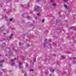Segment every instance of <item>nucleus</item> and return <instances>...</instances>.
I'll use <instances>...</instances> for the list:
<instances>
[{
    "label": "nucleus",
    "mask_w": 76,
    "mask_h": 76,
    "mask_svg": "<svg viewBox=\"0 0 76 76\" xmlns=\"http://www.w3.org/2000/svg\"><path fill=\"white\" fill-rule=\"evenodd\" d=\"M16 59V58H15L14 60L13 59H12L11 61V62L12 63H11V65H14L15 64L14 63V60H15Z\"/></svg>",
    "instance_id": "obj_1"
},
{
    "label": "nucleus",
    "mask_w": 76,
    "mask_h": 76,
    "mask_svg": "<svg viewBox=\"0 0 76 76\" xmlns=\"http://www.w3.org/2000/svg\"><path fill=\"white\" fill-rule=\"evenodd\" d=\"M4 61L3 60L0 61V67H1L2 66V63Z\"/></svg>",
    "instance_id": "obj_2"
},
{
    "label": "nucleus",
    "mask_w": 76,
    "mask_h": 76,
    "mask_svg": "<svg viewBox=\"0 0 76 76\" xmlns=\"http://www.w3.org/2000/svg\"><path fill=\"white\" fill-rule=\"evenodd\" d=\"M39 7H37V8H35L34 11H35L36 12H37V11H38L39 9Z\"/></svg>",
    "instance_id": "obj_3"
},
{
    "label": "nucleus",
    "mask_w": 76,
    "mask_h": 76,
    "mask_svg": "<svg viewBox=\"0 0 76 76\" xmlns=\"http://www.w3.org/2000/svg\"><path fill=\"white\" fill-rule=\"evenodd\" d=\"M47 39H45V43L44 44V48H45V45L46 44V43H47Z\"/></svg>",
    "instance_id": "obj_4"
},
{
    "label": "nucleus",
    "mask_w": 76,
    "mask_h": 76,
    "mask_svg": "<svg viewBox=\"0 0 76 76\" xmlns=\"http://www.w3.org/2000/svg\"><path fill=\"white\" fill-rule=\"evenodd\" d=\"M52 4L53 7H56V4Z\"/></svg>",
    "instance_id": "obj_5"
},
{
    "label": "nucleus",
    "mask_w": 76,
    "mask_h": 76,
    "mask_svg": "<svg viewBox=\"0 0 76 76\" xmlns=\"http://www.w3.org/2000/svg\"><path fill=\"white\" fill-rule=\"evenodd\" d=\"M64 6L65 7L66 9H68V8H67V6L66 5L64 4Z\"/></svg>",
    "instance_id": "obj_6"
},
{
    "label": "nucleus",
    "mask_w": 76,
    "mask_h": 76,
    "mask_svg": "<svg viewBox=\"0 0 76 76\" xmlns=\"http://www.w3.org/2000/svg\"><path fill=\"white\" fill-rule=\"evenodd\" d=\"M37 1H45V0H36Z\"/></svg>",
    "instance_id": "obj_7"
},
{
    "label": "nucleus",
    "mask_w": 76,
    "mask_h": 76,
    "mask_svg": "<svg viewBox=\"0 0 76 76\" xmlns=\"http://www.w3.org/2000/svg\"><path fill=\"white\" fill-rule=\"evenodd\" d=\"M4 26H3L2 27V28H1V29L2 30V31H4V29H4Z\"/></svg>",
    "instance_id": "obj_8"
},
{
    "label": "nucleus",
    "mask_w": 76,
    "mask_h": 76,
    "mask_svg": "<svg viewBox=\"0 0 76 76\" xmlns=\"http://www.w3.org/2000/svg\"><path fill=\"white\" fill-rule=\"evenodd\" d=\"M13 34H11V36L10 37V39H12V36H13Z\"/></svg>",
    "instance_id": "obj_9"
},
{
    "label": "nucleus",
    "mask_w": 76,
    "mask_h": 76,
    "mask_svg": "<svg viewBox=\"0 0 76 76\" xmlns=\"http://www.w3.org/2000/svg\"><path fill=\"white\" fill-rule=\"evenodd\" d=\"M31 18H29V16H28L27 18V19H28L29 20H30L31 19Z\"/></svg>",
    "instance_id": "obj_10"
},
{
    "label": "nucleus",
    "mask_w": 76,
    "mask_h": 76,
    "mask_svg": "<svg viewBox=\"0 0 76 76\" xmlns=\"http://www.w3.org/2000/svg\"><path fill=\"white\" fill-rule=\"evenodd\" d=\"M34 70L33 69H30V72H33Z\"/></svg>",
    "instance_id": "obj_11"
},
{
    "label": "nucleus",
    "mask_w": 76,
    "mask_h": 76,
    "mask_svg": "<svg viewBox=\"0 0 76 76\" xmlns=\"http://www.w3.org/2000/svg\"><path fill=\"white\" fill-rule=\"evenodd\" d=\"M19 68L20 69H21L22 68V66H21V65L19 66Z\"/></svg>",
    "instance_id": "obj_12"
},
{
    "label": "nucleus",
    "mask_w": 76,
    "mask_h": 76,
    "mask_svg": "<svg viewBox=\"0 0 76 76\" xmlns=\"http://www.w3.org/2000/svg\"><path fill=\"white\" fill-rule=\"evenodd\" d=\"M6 50H10V49L9 48H7V49H6Z\"/></svg>",
    "instance_id": "obj_13"
},
{
    "label": "nucleus",
    "mask_w": 76,
    "mask_h": 76,
    "mask_svg": "<svg viewBox=\"0 0 76 76\" xmlns=\"http://www.w3.org/2000/svg\"><path fill=\"white\" fill-rule=\"evenodd\" d=\"M26 66L27 67H28V64H26Z\"/></svg>",
    "instance_id": "obj_14"
},
{
    "label": "nucleus",
    "mask_w": 76,
    "mask_h": 76,
    "mask_svg": "<svg viewBox=\"0 0 76 76\" xmlns=\"http://www.w3.org/2000/svg\"><path fill=\"white\" fill-rule=\"evenodd\" d=\"M61 57L63 58H65V57L64 56H62Z\"/></svg>",
    "instance_id": "obj_15"
},
{
    "label": "nucleus",
    "mask_w": 76,
    "mask_h": 76,
    "mask_svg": "<svg viewBox=\"0 0 76 76\" xmlns=\"http://www.w3.org/2000/svg\"><path fill=\"white\" fill-rule=\"evenodd\" d=\"M21 64H22L21 63V62H20L19 63V66H21Z\"/></svg>",
    "instance_id": "obj_16"
},
{
    "label": "nucleus",
    "mask_w": 76,
    "mask_h": 76,
    "mask_svg": "<svg viewBox=\"0 0 76 76\" xmlns=\"http://www.w3.org/2000/svg\"><path fill=\"white\" fill-rule=\"evenodd\" d=\"M24 76H27V73H25L24 74Z\"/></svg>",
    "instance_id": "obj_17"
},
{
    "label": "nucleus",
    "mask_w": 76,
    "mask_h": 76,
    "mask_svg": "<svg viewBox=\"0 0 76 76\" xmlns=\"http://www.w3.org/2000/svg\"><path fill=\"white\" fill-rule=\"evenodd\" d=\"M12 20H13V19L12 18H10L9 20H10V21H12Z\"/></svg>",
    "instance_id": "obj_18"
},
{
    "label": "nucleus",
    "mask_w": 76,
    "mask_h": 76,
    "mask_svg": "<svg viewBox=\"0 0 76 76\" xmlns=\"http://www.w3.org/2000/svg\"><path fill=\"white\" fill-rule=\"evenodd\" d=\"M53 1H53V0H51L50 1L51 3H53Z\"/></svg>",
    "instance_id": "obj_19"
},
{
    "label": "nucleus",
    "mask_w": 76,
    "mask_h": 76,
    "mask_svg": "<svg viewBox=\"0 0 76 76\" xmlns=\"http://www.w3.org/2000/svg\"><path fill=\"white\" fill-rule=\"evenodd\" d=\"M42 22L43 23L44 22V20H42Z\"/></svg>",
    "instance_id": "obj_20"
},
{
    "label": "nucleus",
    "mask_w": 76,
    "mask_h": 76,
    "mask_svg": "<svg viewBox=\"0 0 76 76\" xmlns=\"http://www.w3.org/2000/svg\"><path fill=\"white\" fill-rule=\"evenodd\" d=\"M40 15V13H39L37 14V16H39Z\"/></svg>",
    "instance_id": "obj_21"
},
{
    "label": "nucleus",
    "mask_w": 76,
    "mask_h": 76,
    "mask_svg": "<svg viewBox=\"0 0 76 76\" xmlns=\"http://www.w3.org/2000/svg\"><path fill=\"white\" fill-rule=\"evenodd\" d=\"M19 45H21V43H20V42L19 43Z\"/></svg>",
    "instance_id": "obj_22"
},
{
    "label": "nucleus",
    "mask_w": 76,
    "mask_h": 76,
    "mask_svg": "<svg viewBox=\"0 0 76 76\" xmlns=\"http://www.w3.org/2000/svg\"><path fill=\"white\" fill-rule=\"evenodd\" d=\"M2 71H3V72H4L5 73V70L4 69H2Z\"/></svg>",
    "instance_id": "obj_23"
},
{
    "label": "nucleus",
    "mask_w": 76,
    "mask_h": 76,
    "mask_svg": "<svg viewBox=\"0 0 76 76\" xmlns=\"http://www.w3.org/2000/svg\"><path fill=\"white\" fill-rule=\"evenodd\" d=\"M26 35V34H24L23 36H25V35Z\"/></svg>",
    "instance_id": "obj_24"
},
{
    "label": "nucleus",
    "mask_w": 76,
    "mask_h": 76,
    "mask_svg": "<svg viewBox=\"0 0 76 76\" xmlns=\"http://www.w3.org/2000/svg\"><path fill=\"white\" fill-rule=\"evenodd\" d=\"M37 19V17H35V19Z\"/></svg>",
    "instance_id": "obj_25"
},
{
    "label": "nucleus",
    "mask_w": 76,
    "mask_h": 76,
    "mask_svg": "<svg viewBox=\"0 0 76 76\" xmlns=\"http://www.w3.org/2000/svg\"><path fill=\"white\" fill-rule=\"evenodd\" d=\"M5 56H8V55L7 54H5Z\"/></svg>",
    "instance_id": "obj_26"
},
{
    "label": "nucleus",
    "mask_w": 76,
    "mask_h": 76,
    "mask_svg": "<svg viewBox=\"0 0 76 76\" xmlns=\"http://www.w3.org/2000/svg\"><path fill=\"white\" fill-rule=\"evenodd\" d=\"M33 61H35V58H34Z\"/></svg>",
    "instance_id": "obj_27"
},
{
    "label": "nucleus",
    "mask_w": 76,
    "mask_h": 76,
    "mask_svg": "<svg viewBox=\"0 0 76 76\" xmlns=\"http://www.w3.org/2000/svg\"><path fill=\"white\" fill-rule=\"evenodd\" d=\"M21 6H22V7H25V5H21Z\"/></svg>",
    "instance_id": "obj_28"
},
{
    "label": "nucleus",
    "mask_w": 76,
    "mask_h": 76,
    "mask_svg": "<svg viewBox=\"0 0 76 76\" xmlns=\"http://www.w3.org/2000/svg\"><path fill=\"white\" fill-rule=\"evenodd\" d=\"M64 1H67V0H64Z\"/></svg>",
    "instance_id": "obj_29"
},
{
    "label": "nucleus",
    "mask_w": 76,
    "mask_h": 76,
    "mask_svg": "<svg viewBox=\"0 0 76 76\" xmlns=\"http://www.w3.org/2000/svg\"><path fill=\"white\" fill-rule=\"evenodd\" d=\"M55 70L54 69H53V72H54V71Z\"/></svg>",
    "instance_id": "obj_30"
},
{
    "label": "nucleus",
    "mask_w": 76,
    "mask_h": 76,
    "mask_svg": "<svg viewBox=\"0 0 76 76\" xmlns=\"http://www.w3.org/2000/svg\"><path fill=\"white\" fill-rule=\"evenodd\" d=\"M27 6H28V7H29V5L28 4V5H27Z\"/></svg>",
    "instance_id": "obj_31"
},
{
    "label": "nucleus",
    "mask_w": 76,
    "mask_h": 76,
    "mask_svg": "<svg viewBox=\"0 0 76 76\" xmlns=\"http://www.w3.org/2000/svg\"><path fill=\"white\" fill-rule=\"evenodd\" d=\"M0 76H1V73H0Z\"/></svg>",
    "instance_id": "obj_32"
},
{
    "label": "nucleus",
    "mask_w": 76,
    "mask_h": 76,
    "mask_svg": "<svg viewBox=\"0 0 76 76\" xmlns=\"http://www.w3.org/2000/svg\"><path fill=\"white\" fill-rule=\"evenodd\" d=\"M12 29H14V28H12Z\"/></svg>",
    "instance_id": "obj_33"
},
{
    "label": "nucleus",
    "mask_w": 76,
    "mask_h": 76,
    "mask_svg": "<svg viewBox=\"0 0 76 76\" xmlns=\"http://www.w3.org/2000/svg\"><path fill=\"white\" fill-rule=\"evenodd\" d=\"M49 41H50V42H51V40H50H50H49Z\"/></svg>",
    "instance_id": "obj_34"
},
{
    "label": "nucleus",
    "mask_w": 76,
    "mask_h": 76,
    "mask_svg": "<svg viewBox=\"0 0 76 76\" xmlns=\"http://www.w3.org/2000/svg\"><path fill=\"white\" fill-rule=\"evenodd\" d=\"M1 54H0V57H1Z\"/></svg>",
    "instance_id": "obj_35"
},
{
    "label": "nucleus",
    "mask_w": 76,
    "mask_h": 76,
    "mask_svg": "<svg viewBox=\"0 0 76 76\" xmlns=\"http://www.w3.org/2000/svg\"><path fill=\"white\" fill-rule=\"evenodd\" d=\"M53 56H56V54H53Z\"/></svg>",
    "instance_id": "obj_36"
},
{
    "label": "nucleus",
    "mask_w": 76,
    "mask_h": 76,
    "mask_svg": "<svg viewBox=\"0 0 76 76\" xmlns=\"http://www.w3.org/2000/svg\"><path fill=\"white\" fill-rule=\"evenodd\" d=\"M50 76H52V74H50Z\"/></svg>",
    "instance_id": "obj_37"
},
{
    "label": "nucleus",
    "mask_w": 76,
    "mask_h": 76,
    "mask_svg": "<svg viewBox=\"0 0 76 76\" xmlns=\"http://www.w3.org/2000/svg\"><path fill=\"white\" fill-rule=\"evenodd\" d=\"M4 34H5V35H6V33H4Z\"/></svg>",
    "instance_id": "obj_38"
},
{
    "label": "nucleus",
    "mask_w": 76,
    "mask_h": 76,
    "mask_svg": "<svg viewBox=\"0 0 76 76\" xmlns=\"http://www.w3.org/2000/svg\"><path fill=\"white\" fill-rule=\"evenodd\" d=\"M24 9H26V8L24 7Z\"/></svg>",
    "instance_id": "obj_39"
},
{
    "label": "nucleus",
    "mask_w": 76,
    "mask_h": 76,
    "mask_svg": "<svg viewBox=\"0 0 76 76\" xmlns=\"http://www.w3.org/2000/svg\"><path fill=\"white\" fill-rule=\"evenodd\" d=\"M10 11H11V10H10Z\"/></svg>",
    "instance_id": "obj_40"
},
{
    "label": "nucleus",
    "mask_w": 76,
    "mask_h": 76,
    "mask_svg": "<svg viewBox=\"0 0 76 76\" xmlns=\"http://www.w3.org/2000/svg\"><path fill=\"white\" fill-rule=\"evenodd\" d=\"M23 16H24V15H23Z\"/></svg>",
    "instance_id": "obj_41"
},
{
    "label": "nucleus",
    "mask_w": 76,
    "mask_h": 76,
    "mask_svg": "<svg viewBox=\"0 0 76 76\" xmlns=\"http://www.w3.org/2000/svg\"><path fill=\"white\" fill-rule=\"evenodd\" d=\"M22 59H23V60H24V59H23V58Z\"/></svg>",
    "instance_id": "obj_42"
},
{
    "label": "nucleus",
    "mask_w": 76,
    "mask_h": 76,
    "mask_svg": "<svg viewBox=\"0 0 76 76\" xmlns=\"http://www.w3.org/2000/svg\"><path fill=\"white\" fill-rule=\"evenodd\" d=\"M4 44H5V43H4Z\"/></svg>",
    "instance_id": "obj_43"
},
{
    "label": "nucleus",
    "mask_w": 76,
    "mask_h": 76,
    "mask_svg": "<svg viewBox=\"0 0 76 76\" xmlns=\"http://www.w3.org/2000/svg\"><path fill=\"white\" fill-rule=\"evenodd\" d=\"M30 63H31V62Z\"/></svg>",
    "instance_id": "obj_44"
},
{
    "label": "nucleus",
    "mask_w": 76,
    "mask_h": 76,
    "mask_svg": "<svg viewBox=\"0 0 76 76\" xmlns=\"http://www.w3.org/2000/svg\"><path fill=\"white\" fill-rule=\"evenodd\" d=\"M5 51H6V50H5Z\"/></svg>",
    "instance_id": "obj_45"
}]
</instances>
